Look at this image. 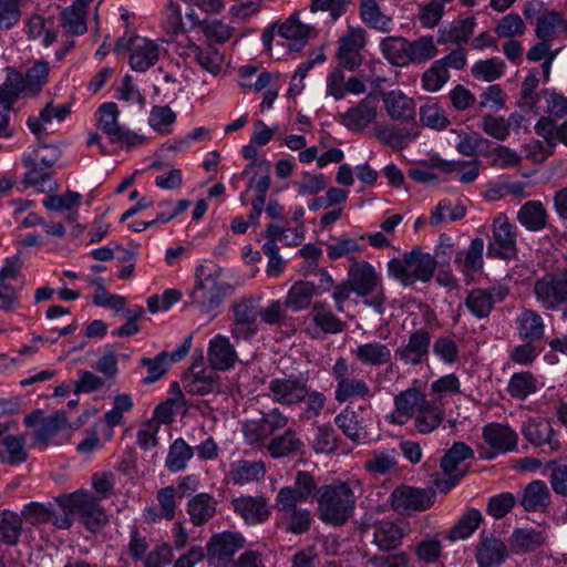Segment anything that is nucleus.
<instances>
[{
	"instance_id": "nucleus-1",
	"label": "nucleus",
	"mask_w": 567,
	"mask_h": 567,
	"mask_svg": "<svg viewBox=\"0 0 567 567\" xmlns=\"http://www.w3.org/2000/svg\"><path fill=\"white\" fill-rule=\"evenodd\" d=\"M361 495L362 486L357 480L320 486L317 493L319 519L333 527L346 525L354 516L357 501Z\"/></svg>"
},
{
	"instance_id": "nucleus-2",
	"label": "nucleus",
	"mask_w": 567,
	"mask_h": 567,
	"mask_svg": "<svg viewBox=\"0 0 567 567\" xmlns=\"http://www.w3.org/2000/svg\"><path fill=\"white\" fill-rule=\"evenodd\" d=\"M231 292V286L220 277V270L213 264H200L195 269V286L189 293L190 303L202 312L218 308Z\"/></svg>"
},
{
	"instance_id": "nucleus-3",
	"label": "nucleus",
	"mask_w": 567,
	"mask_h": 567,
	"mask_svg": "<svg viewBox=\"0 0 567 567\" xmlns=\"http://www.w3.org/2000/svg\"><path fill=\"white\" fill-rule=\"evenodd\" d=\"M436 260L420 247L405 252L401 258H394L388 264L389 274L404 286H411L420 280L427 282L436 269Z\"/></svg>"
},
{
	"instance_id": "nucleus-4",
	"label": "nucleus",
	"mask_w": 567,
	"mask_h": 567,
	"mask_svg": "<svg viewBox=\"0 0 567 567\" xmlns=\"http://www.w3.org/2000/svg\"><path fill=\"white\" fill-rule=\"evenodd\" d=\"M289 423V417L278 408L268 412L258 411L241 422V433L245 442L250 446L265 447L271 436Z\"/></svg>"
},
{
	"instance_id": "nucleus-5",
	"label": "nucleus",
	"mask_w": 567,
	"mask_h": 567,
	"mask_svg": "<svg viewBox=\"0 0 567 567\" xmlns=\"http://www.w3.org/2000/svg\"><path fill=\"white\" fill-rule=\"evenodd\" d=\"M61 508H69L80 515L81 522L90 529H100L106 522L107 516L99 499L85 491H78L72 494L61 495L56 498Z\"/></svg>"
},
{
	"instance_id": "nucleus-6",
	"label": "nucleus",
	"mask_w": 567,
	"mask_h": 567,
	"mask_svg": "<svg viewBox=\"0 0 567 567\" xmlns=\"http://www.w3.org/2000/svg\"><path fill=\"white\" fill-rule=\"evenodd\" d=\"M534 293L538 302L547 310L563 308V318L567 320V270L559 275L547 274L534 284Z\"/></svg>"
},
{
	"instance_id": "nucleus-7",
	"label": "nucleus",
	"mask_w": 567,
	"mask_h": 567,
	"mask_svg": "<svg viewBox=\"0 0 567 567\" xmlns=\"http://www.w3.org/2000/svg\"><path fill=\"white\" fill-rule=\"evenodd\" d=\"M259 300L254 296H244L233 301L230 307L233 312L231 336L236 340H247L257 333Z\"/></svg>"
},
{
	"instance_id": "nucleus-8",
	"label": "nucleus",
	"mask_w": 567,
	"mask_h": 567,
	"mask_svg": "<svg viewBox=\"0 0 567 567\" xmlns=\"http://www.w3.org/2000/svg\"><path fill=\"white\" fill-rule=\"evenodd\" d=\"M353 367L344 358H338L332 374L337 381L334 398L343 403L353 398L365 399L372 395L370 386L364 380L353 377Z\"/></svg>"
},
{
	"instance_id": "nucleus-9",
	"label": "nucleus",
	"mask_w": 567,
	"mask_h": 567,
	"mask_svg": "<svg viewBox=\"0 0 567 567\" xmlns=\"http://www.w3.org/2000/svg\"><path fill=\"white\" fill-rule=\"evenodd\" d=\"M493 236L487 247L489 257L509 260L516 257V228L505 214H499L493 221Z\"/></svg>"
},
{
	"instance_id": "nucleus-10",
	"label": "nucleus",
	"mask_w": 567,
	"mask_h": 567,
	"mask_svg": "<svg viewBox=\"0 0 567 567\" xmlns=\"http://www.w3.org/2000/svg\"><path fill=\"white\" fill-rule=\"evenodd\" d=\"M473 450L463 442H456L441 460V468L447 476L446 480H435V486L440 492L450 491L464 476L465 471L461 468L464 461L472 458Z\"/></svg>"
},
{
	"instance_id": "nucleus-11",
	"label": "nucleus",
	"mask_w": 567,
	"mask_h": 567,
	"mask_svg": "<svg viewBox=\"0 0 567 567\" xmlns=\"http://www.w3.org/2000/svg\"><path fill=\"white\" fill-rule=\"evenodd\" d=\"M246 544L245 537L239 533L224 532L214 535L207 545V557L214 567H227L233 561L236 551Z\"/></svg>"
},
{
	"instance_id": "nucleus-12",
	"label": "nucleus",
	"mask_w": 567,
	"mask_h": 567,
	"mask_svg": "<svg viewBox=\"0 0 567 567\" xmlns=\"http://www.w3.org/2000/svg\"><path fill=\"white\" fill-rule=\"evenodd\" d=\"M435 493L410 486H399L391 493V507L399 514L422 512L434 503Z\"/></svg>"
},
{
	"instance_id": "nucleus-13",
	"label": "nucleus",
	"mask_w": 567,
	"mask_h": 567,
	"mask_svg": "<svg viewBox=\"0 0 567 567\" xmlns=\"http://www.w3.org/2000/svg\"><path fill=\"white\" fill-rule=\"evenodd\" d=\"M27 426L35 427L33 440L35 444H48L56 433L68 427V420L63 412L43 416L42 411L37 410L24 417Z\"/></svg>"
},
{
	"instance_id": "nucleus-14",
	"label": "nucleus",
	"mask_w": 567,
	"mask_h": 567,
	"mask_svg": "<svg viewBox=\"0 0 567 567\" xmlns=\"http://www.w3.org/2000/svg\"><path fill=\"white\" fill-rule=\"evenodd\" d=\"M410 530V524L404 520H377L372 525L373 544L381 551L393 550L402 544Z\"/></svg>"
},
{
	"instance_id": "nucleus-15",
	"label": "nucleus",
	"mask_w": 567,
	"mask_h": 567,
	"mask_svg": "<svg viewBox=\"0 0 567 567\" xmlns=\"http://www.w3.org/2000/svg\"><path fill=\"white\" fill-rule=\"evenodd\" d=\"M426 396L417 388L412 386L394 396V411L388 416L392 424L404 425L426 403Z\"/></svg>"
},
{
	"instance_id": "nucleus-16",
	"label": "nucleus",
	"mask_w": 567,
	"mask_h": 567,
	"mask_svg": "<svg viewBox=\"0 0 567 567\" xmlns=\"http://www.w3.org/2000/svg\"><path fill=\"white\" fill-rule=\"evenodd\" d=\"M268 389L272 400L282 405L298 404L308 395L307 383L293 377L272 379Z\"/></svg>"
},
{
	"instance_id": "nucleus-17",
	"label": "nucleus",
	"mask_w": 567,
	"mask_h": 567,
	"mask_svg": "<svg viewBox=\"0 0 567 567\" xmlns=\"http://www.w3.org/2000/svg\"><path fill=\"white\" fill-rule=\"evenodd\" d=\"M348 280L353 291L360 297H368L381 287V278L375 269L364 260L354 261L348 272Z\"/></svg>"
},
{
	"instance_id": "nucleus-18",
	"label": "nucleus",
	"mask_w": 567,
	"mask_h": 567,
	"mask_svg": "<svg viewBox=\"0 0 567 567\" xmlns=\"http://www.w3.org/2000/svg\"><path fill=\"white\" fill-rule=\"evenodd\" d=\"M431 343V333L427 329L421 328L413 331L408 343L398 349L395 354L405 364H421L429 355Z\"/></svg>"
},
{
	"instance_id": "nucleus-19",
	"label": "nucleus",
	"mask_w": 567,
	"mask_h": 567,
	"mask_svg": "<svg viewBox=\"0 0 567 567\" xmlns=\"http://www.w3.org/2000/svg\"><path fill=\"white\" fill-rule=\"evenodd\" d=\"M419 135L420 131L415 125L399 127L392 124L378 123L374 126V136L378 141L393 151L404 150Z\"/></svg>"
},
{
	"instance_id": "nucleus-20",
	"label": "nucleus",
	"mask_w": 567,
	"mask_h": 567,
	"mask_svg": "<svg viewBox=\"0 0 567 567\" xmlns=\"http://www.w3.org/2000/svg\"><path fill=\"white\" fill-rule=\"evenodd\" d=\"M507 295L506 289L491 288L473 289L465 299L466 308L478 319L487 318L497 301H502Z\"/></svg>"
},
{
	"instance_id": "nucleus-21",
	"label": "nucleus",
	"mask_w": 567,
	"mask_h": 567,
	"mask_svg": "<svg viewBox=\"0 0 567 567\" xmlns=\"http://www.w3.org/2000/svg\"><path fill=\"white\" fill-rule=\"evenodd\" d=\"M475 557L480 567H497L508 557V549L499 538L483 532Z\"/></svg>"
},
{
	"instance_id": "nucleus-22",
	"label": "nucleus",
	"mask_w": 567,
	"mask_h": 567,
	"mask_svg": "<svg viewBox=\"0 0 567 567\" xmlns=\"http://www.w3.org/2000/svg\"><path fill=\"white\" fill-rule=\"evenodd\" d=\"M233 509L247 524L256 525L266 522L270 515L267 501L262 496H240L231 501Z\"/></svg>"
},
{
	"instance_id": "nucleus-23",
	"label": "nucleus",
	"mask_w": 567,
	"mask_h": 567,
	"mask_svg": "<svg viewBox=\"0 0 567 567\" xmlns=\"http://www.w3.org/2000/svg\"><path fill=\"white\" fill-rule=\"evenodd\" d=\"M377 116V100L368 95L354 107L341 114L342 124L354 132H362Z\"/></svg>"
},
{
	"instance_id": "nucleus-24",
	"label": "nucleus",
	"mask_w": 567,
	"mask_h": 567,
	"mask_svg": "<svg viewBox=\"0 0 567 567\" xmlns=\"http://www.w3.org/2000/svg\"><path fill=\"white\" fill-rule=\"evenodd\" d=\"M130 52V65L138 72L146 71L159 59V45L146 38H134Z\"/></svg>"
},
{
	"instance_id": "nucleus-25",
	"label": "nucleus",
	"mask_w": 567,
	"mask_h": 567,
	"mask_svg": "<svg viewBox=\"0 0 567 567\" xmlns=\"http://www.w3.org/2000/svg\"><path fill=\"white\" fill-rule=\"evenodd\" d=\"M551 503V494L546 483L535 480L523 489L519 504L529 513H545Z\"/></svg>"
},
{
	"instance_id": "nucleus-26",
	"label": "nucleus",
	"mask_w": 567,
	"mask_h": 567,
	"mask_svg": "<svg viewBox=\"0 0 567 567\" xmlns=\"http://www.w3.org/2000/svg\"><path fill=\"white\" fill-rule=\"evenodd\" d=\"M365 44L364 31L352 30L347 35L341 38L340 47L338 50V59L340 64L352 71L361 64L360 50Z\"/></svg>"
},
{
	"instance_id": "nucleus-27",
	"label": "nucleus",
	"mask_w": 567,
	"mask_h": 567,
	"mask_svg": "<svg viewBox=\"0 0 567 567\" xmlns=\"http://www.w3.org/2000/svg\"><path fill=\"white\" fill-rule=\"evenodd\" d=\"M237 361V352L228 337L217 334L209 342L208 362L214 370L225 371Z\"/></svg>"
},
{
	"instance_id": "nucleus-28",
	"label": "nucleus",
	"mask_w": 567,
	"mask_h": 567,
	"mask_svg": "<svg viewBox=\"0 0 567 567\" xmlns=\"http://www.w3.org/2000/svg\"><path fill=\"white\" fill-rule=\"evenodd\" d=\"M386 114L395 121L409 123L415 118V103L401 91H390L382 94Z\"/></svg>"
},
{
	"instance_id": "nucleus-29",
	"label": "nucleus",
	"mask_w": 567,
	"mask_h": 567,
	"mask_svg": "<svg viewBox=\"0 0 567 567\" xmlns=\"http://www.w3.org/2000/svg\"><path fill=\"white\" fill-rule=\"evenodd\" d=\"M266 450L274 458L296 456L302 452L303 442L298 436L297 431L289 427L284 433L271 436Z\"/></svg>"
},
{
	"instance_id": "nucleus-30",
	"label": "nucleus",
	"mask_w": 567,
	"mask_h": 567,
	"mask_svg": "<svg viewBox=\"0 0 567 567\" xmlns=\"http://www.w3.org/2000/svg\"><path fill=\"white\" fill-rule=\"evenodd\" d=\"M277 33L291 43L288 44L289 51H300L313 32V28L300 22L297 14L290 16L284 22L277 25Z\"/></svg>"
},
{
	"instance_id": "nucleus-31",
	"label": "nucleus",
	"mask_w": 567,
	"mask_h": 567,
	"mask_svg": "<svg viewBox=\"0 0 567 567\" xmlns=\"http://www.w3.org/2000/svg\"><path fill=\"white\" fill-rule=\"evenodd\" d=\"M187 56L193 59L204 71L216 75L221 71L224 64V54L214 45L188 47Z\"/></svg>"
},
{
	"instance_id": "nucleus-32",
	"label": "nucleus",
	"mask_w": 567,
	"mask_h": 567,
	"mask_svg": "<svg viewBox=\"0 0 567 567\" xmlns=\"http://www.w3.org/2000/svg\"><path fill=\"white\" fill-rule=\"evenodd\" d=\"M484 441L497 452H508L517 445V434L507 425L492 423L483 429Z\"/></svg>"
},
{
	"instance_id": "nucleus-33",
	"label": "nucleus",
	"mask_w": 567,
	"mask_h": 567,
	"mask_svg": "<svg viewBox=\"0 0 567 567\" xmlns=\"http://www.w3.org/2000/svg\"><path fill=\"white\" fill-rule=\"evenodd\" d=\"M517 220L529 231H540L548 224V214L542 202L528 200L517 212Z\"/></svg>"
},
{
	"instance_id": "nucleus-34",
	"label": "nucleus",
	"mask_w": 567,
	"mask_h": 567,
	"mask_svg": "<svg viewBox=\"0 0 567 567\" xmlns=\"http://www.w3.org/2000/svg\"><path fill=\"white\" fill-rule=\"evenodd\" d=\"M566 31L567 24L559 12L550 11L537 17L535 33L539 40L551 42Z\"/></svg>"
},
{
	"instance_id": "nucleus-35",
	"label": "nucleus",
	"mask_w": 567,
	"mask_h": 567,
	"mask_svg": "<svg viewBox=\"0 0 567 567\" xmlns=\"http://www.w3.org/2000/svg\"><path fill=\"white\" fill-rule=\"evenodd\" d=\"M355 359L365 365L380 367L391 361L390 348L381 342L373 341L358 346L353 351Z\"/></svg>"
},
{
	"instance_id": "nucleus-36",
	"label": "nucleus",
	"mask_w": 567,
	"mask_h": 567,
	"mask_svg": "<svg viewBox=\"0 0 567 567\" xmlns=\"http://www.w3.org/2000/svg\"><path fill=\"white\" fill-rule=\"evenodd\" d=\"M445 416L444 409L436 402L426 401L414 416V426L421 434H429L436 430Z\"/></svg>"
},
{
	"instance_id": "nucleus-37",
	"label": "nucleus",
	"mask_w": 567,
	"mask_h": 567,
	"mask_svg": "<svg viewBox=\"0 0 567 567\" xmlns=\"http://www.w3.org/2000/svg\"><path fill=\"white\" fill-rule=\"evenodd\" d=\"M318 288L313 282L299 280L289 289L285 299V306L293 311H301L311 305Z\"/></svg>"
},
{
	"instance_id": "nucleus-38",
	"label": "nucleus",
	"mask_w": 567,
	"mask_h": 567,
	"mask_svg": "<svg viewBox=\"0 0 567 567\" xmlns=\"http://www.w3.org/2000/svg\"><path fill=\"white\" fill-rule=\"evenodd\" d=\"M310 316L315 327L327 334L340 333L347 327L346 322L341 321L323 302H316Z\"/></svg>"
},
{
	"instance_id": "nucleus-39",
	"label": "nucleus",
	"mask_w": 567,
	"mask_h": 567,
	"mask_svg": "<svg viewBox=\"0 0 567 567\" xmlns=\"http://www.w3.org/2000/svg\"><path fill=\"white\" fill-rule=\"evenodd\" d=\"M216 504L214 497L207 493L192 497L187 506L192 523L195 526H200L208 522L216 513Z\"/></svg>"
},
{
	"instance_id": "nucleus-40",
	"label": "nucleus",
	"mask_w": 567,
	"mask_h": 567,
	"mask_svg": "<svg viewBox=\"0 0 567 567\" xmlns=\"http://www.w3.org/2000/svg\"><path fill=\"white\" fill-rule=\"evenodd\" d=\"M334 422L344 435L354 442L364 440L368 435L362 415L354 410L344 409L336 416Z\"/></svg>"
},
{
	"instance_id": "nucleus-41",
	"label": "nucleus",
	"mask_w": 567,
	"mask_h": 567,
	"mask_svg": "<svg viewBox=\"0 0 567 567\" xmlns=\"http://www.w3.org/2000/svg\"><path fill=\"white\" fill-rule=\"evenodd\" d=\"M546 542L543 532L534 528H517L509 537V545L515 553L536 550Z\"/></svg>"
},
{
	"instance_id": "nucleus-42",
	"label": "nucleus",
	"mask_w": 567,
	"mask_h": 567,
	"mask_svg": "<svg viewBox=\"0 0 567 567\" xmlns=\"http://www.w3.org/2000/svg\"><path fill=\"white\" fill-rule=\"evenodd\" d=\"M7 79L0 85V103L8 110L22 92H28L25 81L20 72L12 68H7Z\"/></svg>"
},
{
	"instance_id": "nucleus-43",
	"label": "nucleus",
	"mask_w": 567,
	"mask_h": 567,
	"mask_svg": "<svg viewBox=\"0 0 567 567\" xmlns=\"http://www.w3.org/2000/svg\"><path fill=\"white\" fill-rule=\"evenodd\" d=\"M86 8L72 4L61 12V25L68 34L81 35L87 31Z\"/></svg>"
},
{
	"instance_id": "nucleus-44",
	"label": "nucleus",
	"mask_w": 567,
	"mask_h": 567,
	"mask_svg": "<svg viewBox=\"0 0 567 567\" xmlns=\"http://www.w3.org/2000/svg\"><path fill=\"white\" fill-rule=\"evenodd\" d=\"M518 332L523 339L535 341L544 337L545 326L542 317L534 310H524L517 319Z\"/></svg>"
},
{
	"instance_id": "nucleus-45",
	"label": "nucleus",
	"mask_w": 567,
	"mask_h": 567,
	"mask_svg": "<svg viewBox=\"0 0 567 567\" xmlns=\"http://www.w3.org/2000/svg\"><path fill=\"white\" fill-rule=\"evenodd\" d=\"M218 378L214 372H197L186 375L183 380L185 390L190 394L206 395L217 390Z\"/></svg>"
},
{
	"instance_id": "nucleus-46",
	"label": "nucleus",
	"mask_w": 567,
	"mask_h": 567,
	"mask_svg": "<svg viewBox=\"0 0 567 567\" xmlns=\"http://www.w3.org/2000/svg\"><path fill=\"white\" fill-rule=\"evenodd\" d=\"M410 42L403 38L390 37L381 42L384 56L393 65L404 66L409 64Z\"/></svg>"
},
{
	"instance_id": "nucleus-47",
	"label": "nucleus",
	"mask_w": 567,
	"mask_h": 567,
	"mask_svg": "<svg viewBox=\"0 0 567 567\" xmlns=\"http://www.w3.org/2000/svg\"><path fill=\"white\" fill-rule=\"evenodd\" d=\"M482 522V514L478 509L471 508L449 530L446 538L455 542L470 537Z\"/></svg>"
},
{
	"instance_id": "nucleus-48",
	"label": "nucleus",
	"mask_w": 567,
	"mask_h": 567,
	"mask_svg": "<svg viewBox=\"0 0 567 567\" xmlns=\"http://www.w3.org/2000/svg\"><path fill=\"white\" fill-rule=\"evenodd\" d=\"M432 166L441 169L443 173L460 172V181L468 184L478 176L477 162H446L441 158L432 159Z\"/></svg>"
},
{
	"instance_id": "nucleus-49",
	"label": "nucleus",
	"mask_w": 567,
	"mask_h": 567,
	"mask_svg": "<svg viewBox=\"0 0 567 567\" xmlns=\"http://www.w3.org/2000/svg\"><path fill=\"white\" fill-rule=\"evenodd\" d=\"M193 455V447L183 439H176L169 446L165 465L171 472H179L186 467Z\"/></svg>"
},
{
	"instance_id": "nucleus-50",
	"label": "nucleus",
	"mask_w": 567,
	"mask_h": 567,
	"mask_svg": "<svg viewBox=\"0 0 567 567\" xmlns=\"http://www.w3.org/2000/svg\"><path fill=\"white\" fill-rule=\"evenodd\" d=\"M172 393L173 396L161 403L154 412L155 421L159 424L165 423L169 424L174 421V416L176 414V410L178 408L184 406L185 400L184 395L177 383L172 384Z\"/></svg>"
},
{
	"instance_id": "nucleus-51",
	"label": "nucleus",
	"mask_w": 567,
	"mask_h": 567,
	"mask_svg": "<svg viewBox=\"0 0 567 567\" xmlns=\"http://www.w3.org/2000/svg\"><path fill=\"white\" fill-rule=\"evenodd\" d=\"M523 434L528 442L539 446L545 443H551L554 431L546 420H529L523 426Z\"/></svg>"
},
{
	"instance_id": "nucleus-52",
	"label": "nucleus",
	"mask_w": 567,
	"mask_h": 567,
	"mask_svg": "<svg viewBox=\"0 0 567 567\" xmlns=\"http://www.w3.org/2000/svg\"><path fill=\"white\" fill-rule=\"evenodd\" d=\"M266 473L265 466L261 462L239 461L236 463L230 472L231 480L235 484H246L252 481H258Z\"/></svg>"
},
{
	"instance_id": "nucleus-53",
	"label": "nucleus",
	"mask_w": 567,
	"mask_h": 567,
	"mask_svg": "<svg viewBox=\"0 0 567 567\" xmlns=\"http://www.w3.org/2000/svg\"><path fill=\"white\" fill-rule=\"evenodd\" d=\"M505 63L499 58H492L487 60L477 61L472 66V75L484 82H493L499 79L505 71Z\"/></svg>"
},
{
	"instance_id": "nucleus-54",
	"label": "nucleus",
	"mask_w": 567,
	"mask_h": 567,
	"mask_svg": "<svg viewBox=\"0 0 567 567\" xmlns=\"http://www.w3.org/2000/svg\"><path fill=\"white\" fill-rule=\"evenodd\" d=\"M360 13L368 27L382 31L388 30L391 20L381 12L375 0H361Z\"/></svg>"
},
{
	"instance_id": "nucleus-55",
	"label": "nucleus",
	"mask_w": 567,
	"mask_h": 567,
	"mask_svg": "<svg viewBox=\"0 0 567 567\" xmlns=\"http://www.w3.org/2000/svg\"><path fill=\"white\" fill-rule=\"evenodd\" d=\"M22 520L20 516L10 511L0 515V540L8 545H16L21 534Z\"/></svg>"
},
{
	"instance_id": "nucleus-56",
	"label": "nucleus",
	"mask_w": 567,
	"mask_h": 567,
	"mask_svg": "<svg viewBox=\"0 0 567 567\" xmlns=\"http://www.w3.org/2000/svg\"><path fill=\"white\" fill-rule=\"evenodd\" d=\"M141 365L146 369L147 374L143 378V383L151 384L162 379L168 371V353L162 351L155 358H143Z\"/></svg>"
},
{
	"instance_id": "nucleus-57",
	"label": "nucleus",
	"mask_w": 567,
	"mask_h": 567,
	"mask_svg": "<svg viewBox=\"0 0 567 567\" xmlns=\"http://www.w3.org/2000/svg\"><path fill=\"white\" fill-rule=\"evenodd\" d=\"M436 47L432 37H421L410 42L409 63H422L436 55Z\"/></svg>"
},
{
	"instance_id": "nucleus-58",
	"label": "nucleus",
	"mask_w": 567,
	"mask_h": 567,
	"mask_svg": "<svg viewBox=\"0 0 567 567\" xmlns=\"http://www.w3.org/2000/svg\"><path fill=\"white\" fill-rule=\"evenodd\" d=\"M508 393L517 399H525L536 391V380L530 372L515 373L507 386Z\"/></svg>"
},
{
	"instance_id": "nucleus-59",
	"label": "nucleus",
	"mask_w": 567,
	"mask_h": 567,
	"mask_svg": "<svg viewBox=\"0 0 567 567\" xmlns=\"http://www.w3.org/2000/svg\"><path fill=\"white\" fill-rule=\"evenodd\" d=\"M99 128L111 137L120 133L122 128L117 123L118 109L113 102L104 103L99 109Z\"/></svg>"
},
{
	"instance_id": "nucleus-60",
	"label": "nucleus",
	"mask_w": 567,
	"mask_h": 567,
	"mask_svg": "<svg viewBox=\"0 0 567 567\" xmlns=\"http://www.w3.org/2000/svg\"><path fill=\"white\" fill-rule=\"evenodd\" d=\"M398 465L394 452L374 453L364 463V468L371 474L385 475L393 471Z\"/></svg>"
},
{
	"instance_id": "nucleus-61",
	"label": "nucleus",
	"mask_w": 567,
	"mask_h": 567,
	"mask_svg": "<svg viewBox=\"0 0 567 567\" xmlns=\"http://www.w3.org/2000/svg\"><path fill=\"white\" fill-rule=\"evenodd\" d=\"M526 25L517 13H508L504 16L495 27V33L499 38L520 37L525 33Z\"/></svg>"
},
{
	"instance_id": "nucleus-62",
	"label": "nucleus",
	"mask_w": 567,
	"mask_h": 567,
	"mask_svg": "<svg viewBox=\"0 0 567 567\" xmlns=\"http://www.w3.org/2000/svg\"><path fill=\"white\" fill-rule=\"evenodd\" d=\"M450 74L442 61H435L422 76L423 87L430 92L439 91L449 80Z\"/></svg>"
},
{
	"instance_id": "nucleus-63",
	"label": "nucleus",
	"mask_w": 567,
	"mask_h": 567,
	"mask_svg": "<svg viewBox=\"0 0 567 567\" xmlns=\"http://www.w3.org/2000/svg\"><path fill=\"white\" fill-rule=\"evenodd\" d=\"M49 71V64L43 61L37 62L28 70L23 78L29 93L37 94L41 91L42 86L48 81Z\"/></svg>"
},
{
	"instance_id": "nucleus-64",
	"label": "nucleus",
	"mask_w": 567,
	"mask_h": 567,
	"mask_svg": "<svg viewBox=\"0 0 567 567\" xmlns=\"http://www.w3.org/2000/svg\"><path fill=\"white\" fill-rule=\"evenodd\" d=\"M410 557L405 551L390 555H374L368 558L364 567H409Z\"/></svg>"
}]
</instances>
